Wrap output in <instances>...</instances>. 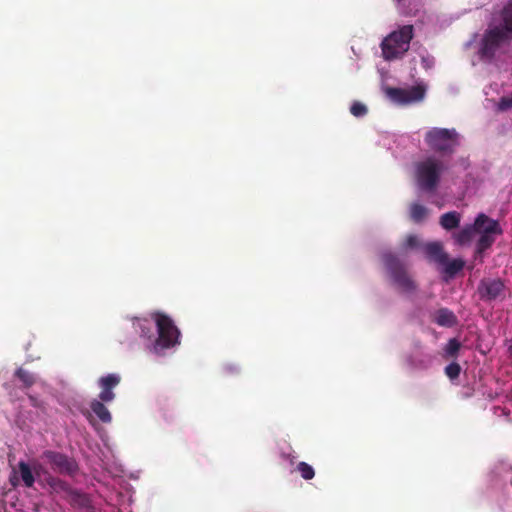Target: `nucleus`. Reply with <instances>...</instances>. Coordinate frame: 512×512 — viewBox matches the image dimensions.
Instances as JSON below:
<instances>
[{
  "label": "nucleus",
  "mask_w": 512,
  "mask_h": 512,
  "mask_svg": "<svg viewBox=\"0 0 512 512\" xmlns=\"http://www.w3.org/2000/svg\"><path fill=\"white\" fill-rule=\"evenodd\" d=\"M120 376L117 374H108L101 377L98 380L101 392L99 393V399L102 402H111L115 398L113 389L120 383Z\"/></svg>",
  "instance_id": "nucleus-10"
},
{
  "label": "nucleus",
  "mask_w": 512,
  "mask_h": 512,
  "mask_svg": "<svg viewBox=\"0 0 512 512\" xmlns=\"http://www.w3.org/2000/svg\"><path fill=\"white\" fill-rule=\"evenodd\" d=\"M136 326L141 331V336L151 340L154 336L151 323L147 319L137 320Z\"/></svg>",
  "instance_id": "nucleus-24"
},
{
  "label": "nucleus",
  "mask_w": 512,
  "mask_h": 512,
  "mask_svg": "<svg viewBox=\"0 0 512 512\" xmlns=\"http://www.w3.org/2000/svg\"><path fill=\"white\" fill-rule=\"evenodd\" d=\"M444 170L443 162L435 157H427L415 166V177L421 190L434 191Z\"/></svg>",
  "instance_id": "nucleus-4"
},
{
  "label": "nucleus",
  "mask_w": 512,
  "mask_h": 512,
  "mask_svg": "<svg viewBox=\"0 0 512 512\" xmlns=\"http://www.w3.org/2000/svg\"><path fill=\"white\" fill-rule=\"evenodd\" d=\"M475 231L480 234H499L503 233L497 220L489 218L484 213H480L474 220Z\"/></svg>",
  "instance_id": "nucleus-11"
},
{
  "label": "nucleus",
  "mask_w": 512,
  "mask_h": 512,
  "mask_svg": "<svg viewBox=\"0 0 512 512\" xmlns=\"http://www.w3.org/2000/svg\"><path fill=\"white\" fill-rule=\"evenodd\" d=\"M90 408L93 413L103 422L110 423L112 416L101 400H93L90 404Z\"/></svg>",
  "instance_id": "nucleus-16"
},
{
  "label": "nucleus",
  "mask_w": 512,
  "mask_h": 512,
  "mask_svg": "<svg viewBox=\"0 0 512 512\" xmlns=\"http://www.w3.org/2000/svg\"><path fill=\"white\" fill-rule=\"evenodd\" d=\"M395 2H397L398 4L402 3L404 0H394Z\"/></svg>",
  "instance_id": "nucleus-32"
},
{
  "label": "nucleus",
  "mask_w": 512,
  "mask_h": 512,
  "mask_svg": "<svg viewBox=\"0 0 512 512\" xmlns=\"http://www.w3.org/2000/svg\"><path fill=\"white\" fill-rule=\"evenodd\" d=\"M423 251L429 261L435 262L439 265L447 262V253L443 249L440 242H430L423 245Z\"/></svg>",
  "instance_id": "nucleus-12"
},
{
  "label": "nucleus",
  "mask_w": 512,
  "mask_h": 512,
  "mask_svg": "<svg viewBox=\"0 0 512 512\" xmlns=\"http://www.w3.org/2000/svg\"><path fill=\"white\" fill-rule=\"evenodd\" d=\"M434 321L439 326L452 327L457 323V318L451 310L440 308L435 313Z\"/></svg>",
  "instance_id": "nucleus-14"
},
{
  "label": "nucleus",
  "mask_w": 512,
  "mask_h": 512,
  "mask_svg": "<svg viewBox=\"0 0 512 512\" xmlns=\"http://www.w3.org/2000/svg\"><path fill=\"white\" fill-rule=\"evenodd\" d=\"M461 221V215L457 211L444 213L440 217V225L445 230H453L457 228Z\"/></svg>",
  "instance_id": "nucleus-15"
},
{
  "label": "nucleus",
  "mask_w": 512,
  "mask_h": 512,
  "mask_svg": "<svg viewBox=\"0 0 512 512\" xmlns=\"http://www.w3.org/2000/svg\"><path fill=\"white\" fill-rule=\"evenodd\" d=\"M421 246H422L421 242L416 235L407 236L406 241H405L406 248L414 249V248H420Z\"/></svg>",
  "instance_id": "nucleus-29"
},
{
  "label": "nucleus",
  "mask_w": 512,
  "mask_h": 512,
  "mask_svg": "<svg viewBox=\"0 0 512 512\" xmlns=\"http://www.w3.org/2000/svg\"><path fill=\"white\" fill-rule=\"evenodd\" d=\"M296 470L300 473L301 477L305 480H311L315 476V471L311 465L306 462H299Z\"/></svg>",
  "instance_id": "nucleus-23"
},
{
  "label": "nucleus",
  "mask_w": 512,
  "mask_h": 512,
  "mask_svg": "<svg viewBox=\"0 0 512 512\" xmlns=\"http://www.w3.org/2000/svg\"><path fill=\"white\" fill-rule=\"evenodd\" d=\"M155 321L158 337L154 340L153 349L155 352L170 349L180 343V330L174 321L167 314L155 312L152 314Z\"/></svg>",
  "instance_id": "nucleus-2"
},
{
  "label": "nucleus",
  "mask_w": 512,
  "mask_h": 512,
  "mask_svg": "<svg viewBox=\"0 0 512 512\" xmlns=\"http://www.w3.org/2000/svg\"><path fill=\"white\" fill-rule=\"evenodd\" d=\"M15 377L23 383L24 388H30L36 382L35 375L21 367L15 371Z\"/></svg>",
  "instance_id": "nucleus-21"
},
{
  "label": "nucleus",
  "mask_w": 512,
  "mask_h": 512,
  "mask_svg": "<svg viewBox=\"0 0 512 512\" xmlns=\"http://www.w3.org/2000/svg\"><path fill=\"white\" fill-rule=\"evenodd\" d=\"M42 458L46 459L52 469L57 473L72 476L78 470L77 463L65 454L46 450L42 453Z\"/></svg>",
  "instance_id": "nucleus-8"
},
{
  "label": "nucleus",
  "mask_w": 512,
  "mask_h": 512,
  "mask_svg": "<svg viewBox=\"0 0 512 512\" xmlns=\"http://www.w3.org/2000/svg\"><path fill=\"white\" fill-rule=\"evenodd\" d=\"M475 229L474 223L472 225L465 226L454 234L455 242L461 246L469 244L476 233Z\"/></svg>",
  "instance_id": "nucleus-17"
},
{
  "label": "nucleus",
  "mask_w": 512,
  "mask_h": 512,
  "mask_svg": "<svg viewBox=\"0 0 512 512\" xmlns=\"http://www.w3.org/2000/svg\"><path fill=\"white\" fill-rule=\"evenodd\" d=\"M428 147L442 155H451L459 145V134L456 129L434 127L428 130L424 137Z\"/></svg>",
  "instance_id": "nucleus-3"
},
{
  "label": "nucleus",
  "mask_w": 512,
  "mask_h": 512,
  "mask_svg": "<svg viewBox=\"0 0 512 512\" xmlns=\"http://www.w3.org/2000/svg\"><path fill=\"white\" fill-rule=\"evenodd\" d=\"M460 348L461 343L456 338H452L448 341L445 347V353L448 357L455 358L457 357Z\"/></svg>",
  "instance_id": "nucleus-25"
},
{
  "label": "nucleus",
  "mask_w": 512,
  "mask_h": 512,
  "mask_svg": "<svg viewBox=\"0 0 512 512\" xmlns=\"http://www.w3.org/2000/svg\"><path fill=\"white\" fill-rule=\"evenodd\" d=\"M498 109L500 111H507L512 109V96H506L500 98L498 102Z\"/></svg>",
  "instance_id": "nucleus-28"
},
{
  "label": "nucleus",
  "mask_w": 512,
  "mask_h": 512,
  "mask_svg": "<svg viewBox=\"0 0 512 512\" xmlns=\"http://www.w3.org/2000/svg\"><path fill=\"white\" fill-rule=\"evenodd\" d=\"M501 18L503 22L502 28L512 35V0H510L501 11Z\"/></svg>",
  "instance_id": "nucleus-20"
},
{
  "label": "nucleus",
  "mask_w": 512,
  "mask_h": 512,
  "mask_svg": "<svg viewBox=\"0 0 512 512\" xmlns=\"http://www.w3.org/2000/svg\"><path fill=\"white\" fill-rule=\"evenodd\" d=\"M385 93L393 102L406 105L421 101L425 96V88L421 85L412 86L408 89L387 87Z\"/></svg>",
  "instance_id": "nucleus-7"
},
{
  "label": "nucleus",
  "mask_w": 512,
  "mask_h": 512,
  "mask_svg": "<svg viewBox=\"0 0 512 512\" xmlns=\"http://www.w3.org/2000/svg\"><path fill=\"white\" fill-rule=\"evenodd\" d=\"M465 265V262L462 259H453L449 260V256L447 255V262L445 264H441L443 266L444 273L449 277H454L457 273H459Z\"/></svg>",
  "instance_id": "nucleus-19"
},
{
  "label": "nucleus",
  "mask_w": 512,
  "mask_h": 512,
  "mask_svg": "<svg viewBox=\"0 0 512 512\" xmlns=\"http://www.w3.org/2000/svg\"><path fill=\"white\" fill-rule=\"evenodd\" d=\"M504 283L500 279L482 280L478 286L481 299L493 301L499 298L504 292Z\"/></svg>",
  "instance_id": "nucleus-9"
},
{
  "label": "nucleus",
  "mask_w": 512,
  "mask_h": 512,
  "mask_svg": "<svg viewBox=\"0 0 512 512\" xmlns=\"http://www.w3.org/2000/svg\"><path fill=\"white\" fill-rule=\"evenodd\" d=\"M495 235L496 234H480L476 243V258L482 257L481 255L494 244Z\"/></svg>",
  "instance_id": "nucleus-18"
},
{
  "label": "nucleus",
  "mask_w": 512,
  "mask_h": 512,
  "mask_svg": "<svg viewBox=\"0 0 512 512\" xmlns=\"http://www.w3.org/2000/svg\"><path fill=\"white\" fill-rule=\"evenodd\" d=\"M350 112L355 117H363L367 114V107L361 102H354L350 107Z\"/></svg>",
  "instance_id": "nucleus-27"
},
{
  "label": "nucleus",
  "mask_w": 512,
  "mask_h": 512,
  "mask_svg": "<svg viewBox=\"0 0 512 512\" xmlns=\"http://www.w3.org/2000/svg\"><path fill=\"white\" fill-rule=\"evenodd\" d=\"M47 482L52 488H56L57 486H60L62 484V482L58 478L52 476H49L47 478Z\"/></svg>",
  "instance_id": "nucleus-30"
},
{
  "label": "nucleus",
  "mask_w": 512,
  "mask_h": 512,
  "mask_svg": "<svg viewBox=\"0 0 512 512\" xmlns=\"http://www.w3.org/2000/svg\"><path fill=\"white\" fill-rule=\"evenodd\" d=\"M510 39V35L502 27L488 29L482 38L479 54L481 59L492 60L499 47Z\"/></svg>",
  "instance_id": "nucleus-6"
},
{
  "label": "nucleus",
  "mask_w": 512,
  "mask_h": 512,
  "mask_svg": "<svg viewBox=\"0 0 512 512\" xmlns=\"http://www.w3.org/2000/svg\"><path fill=\"white\" fill-rule=\"evenodd\" d=\"M413 35L414 28L412 25H404L391 32L381 43L383 57L386 60H393L404 55L409 50Z\"/></svg>",
  "instance_id": "nucleus-1"
},
{
  "label": "nucleus",
  "mask_w": 512,
  "mask_h": 512,
  "mask_svg": "<svg viewBox=\"0 0 512 512\" xmlns=\"http://www.w3.org/2000/svg\"><path fill=\"white\" fill-rule=\"evenodd\" d=\"M427 213V208L419 203H413L410 207V216L417 223L423 221Z\"/></svg>",
  "instance_id": "nucleus-22"
},
{
  "label": "nucleus",
  "mask_w": 512,
  "mask_h": 512,
  "mask_svg": "<svg viewBox=\"0 0 512 512\" xmlns=\"http://www.w3.org/2000/svg\"><path fill=\"white\" fill-rule=\"evenodd\" d=\"M508 352L510 353V355L512 356V340L509 341V345H508Z\"/></svg>",
  "instance_id": "nucleus-31"
},
{
  "label": "nucleus",
  "mask_w": 512,
  "mask_h": 512,
  "mask_svg": "<svg viewBox=\"0 0 512 512\" xmlns=\"http://www.w3.org/2000/svg\"><path fill=\"white\" fill-rule=\"evenodd\" d=\"M461 373V366L457 362H451L445 367V374L451 380L459 377Z\"/></svg>",
  "instance_id": "nucleus-26"
},
{
  "label": "nucleus",
  "mask_w": 512,
  "mask_h": 512,
  "mask_svg": "<svg viewBox=\"0 0 512 512\" xmlns=\"http://www.w3.org/2000/svg\"><path fill=\"white\" fill-rule=\"evenodd\" d=\"M384 266L393 283L404 293H412L417 289L416 282L409 275L403 262L393 253H385L382 256Z\"/></svg>",
  "instance_id": "nucleus-5"
},
{
  "label": "nucleus",
  "mask_w": 512,
  "mask_h": 512,
  "mask_svg": "<svg viewBox=\"0 0 512 512\" xmlns=\"http://www.w3.org/2000/svg\"><path fill=\"white\" fill-rule=\"evenodd\" d=\"M19 473L24 485L28 488H31L35 483L34 473L39 476L40 472L43 470L41 464L34 462L33 467L31 468L29 464L24 461H20L18 463Z\"/></svg>",
  "instance_id": "nucleus-13"
}]
</instances>
